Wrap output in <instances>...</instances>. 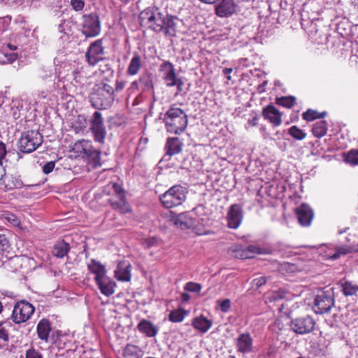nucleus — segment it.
Returning a JSON list of instances; mask_svg holds the SVG:
<instances>
[{
	"label": "nucleus",
	"instance_id": "nucleus-45",
	"mask_svg": "<svg viewBox=\"0 0 358 358\" xmlns=\"http://www.w3.org/2000/svg\"><path fill=\"white\" fill-rule=\"evenodd\" d=\"M5 219L15 227H20L21 222L17 216L13 213H6L5 215Z\"/></svg>",
	"mask_w": 358,
	"mask_h": 358
},
{
	"label": "nucleus",
	"instance_id": "nucleus-40",
	"mask_svg": "<svg viewBox=\"0 0 358 358\" xmlns=\"http://www.w3.org/2000/svg\"><path fill=\"white\" fill-rule=\"evenodd\" d=\"M288 134L293 138L297 141L303 140L307 136L305 131H303L296 125L292 126L290 128H289Z\"/></svg>",
	"mask_w": 358,
	"mask_h": 358
},
{
	"label": "nucleus",
	"instance_id": "nucleus-3",
	"mask_svg": "<svg viewBox=\"0 0 358 358\" xmlns=\"http://www.w3.org/2000/svg\"><path fill=\"white\" fill-rule=\"evenodd\" d=\"M112 189L113 193L108 200L112 208L122 214L131 213L132 210L127 201L126 192L122 185L113 182Z\"/></svg>",
	"mask_w": 358,
	"mask_h": 358
},
{
	"label": "nucleus",
	"instance_id": "nucleus-4",
	"mask_svg": "<svg viewBox=\"0 0 358 358\" xmlns=\"http://www.w3.org/2000/svg\"><path fill=\"white\" fill-rule=\"evenodd\" d=\"M43 138V136L38 131H24L19 140L18 148L24 153H31L42 144Z\"/></svg>",
	"mask_w": 358,
	"mask_h": 358
},
{
	"label": "nucleus",
	"instance_id": "nucleus-30",
	"mask_svg": "<svg viewBox=\"0 0 358 358\" xmlns=\"http://www.w3.org/2000/svg\"><path fill=\"white\" fill-rule=\"evenodd\" d=\"M143 352L141 349L135 345L127 344L122 350L123 358H142Z\"/></svg>",
	"mask_w": 358,
	"mask_h": 358
},
{
	"label": "nucleus",
	"instance_id": "nucleus-52",
	"mask_svg": "<svg viewBox=\"0 0 358 358\" xmlns=\"http://www.w3.org/2000/svg\"><path fill=\"white\" fill-rule=\"evenodd\" d=\"M7 154L6 146L5 143L0 141V166L3 165V159Z\"/></svg>",
	"mask_w": 358,
	"mask_h": 358
},
{
	"label": "nucleus",
	"instance_id": "nucleus-36",
	"mask_svg": "<svg viewBox=\"0 0 358 358\" xmlns=\"http://www.w3.org/2000/svg\"><path fill=\"white\" fill-rule=\"evenodd\" d=\"M173 224L180 228L181 229H185L190 227L191 222L188 220L187 215L181 213L172 219Z\"/></svg>",
	"mask_w": 358,
	"mask_h": 358
},
{
	"label": "nucleus",
	"instance_id": "nucleus-53",
	"mask_svg": "<svg viewBox=\"0 0 358 358\" xmlns=\"http://www.w3.org/2000/svg\"><path fill=\"white\" fill-rule=\"evenodd\" d=\"M8 330L0 323V339L6 342L8 341Z\"/></svg>",
	"mask_w": 358,
	"mask_h": 358
},
{
	"label": "nucleus",
	"instance_id": "nucleus-37",
	"mask_svg": "<svg viewBox=\"0 0 358 358\" xmlns=\"http://www.w3.org/2000/svg\"><path fill=\"white\" fill-rule=\"evenodd\" d=\"M326 115V111L320 113L313 109H308L302 113V118L307 122H312L316 119L324 118Z\"/></svg>",
	"mask_w": 358,
	"mask_h": 358
},
{
	"label": "nucleus",
	"instance_id": "nucleus-13",
	"mask_svg": "<svg viewBox=\"0 0 358 358\" xmlns=\"http://www.w3.org/2000/svg\"><path fill=\"white\" fill-rule=\"evenodd\" d=\"M162 13L157 8H147L139 14V20L142 26H147L155 31V25L158 24L157 18Z\"/></svg>",
	"mask_w": 358,
	"mask_h": 358
},
{
	"label": "nucleus",
	"instance_id": "nucleus-42",
	"mask_svg": "<svg viewBox=\"0 0 358 358\" xmlns=\"http://www.w3.org/2000/svg\"><path fill=\"white\" fill-rule=\"evenodd\" d=\"M344 161L352 166L358 165V150H350L344 154Z\"/></svg>",
	"mask_w": 358,
	"mask_h": 358
},
{
	"label": "nucleus",
	"instance_id": "nucleus-38",
	"mask_svg": "<svg viewBox=\"0 0 358 358\" xmlns=\"http://www.w3.org/2000/svg\"><path fill=\"white\" fill-rule=\"evenodd\" d=\"M134 85H136L137 87H140L141 88H146L148 90H149L150 88H152V80L150 75L148 73L143 74L140 77L138 83H132V86Z\"/></svg>",
	"mask_w": 358,
	"mask_h": 358
},
{
	"label": "nucleus",
	"instance_id": "nucleus-6",
	"mask_svg": "<svg viewBox=\"0 0 358 358\" xmlns=\"http://www.w3.org/2000/svg\"><path fill=\"white\" fill-rule=\"evenodd\" d=\"M185 198L184 188L180 185H174L164 193L159 199L165 208H171L181 205Z\"/></svg>",
	"mask_w": 358,
	"mask_h": 358
},
{
	"label": "nucleus",
	"instance_id": "nucleus-21",
	"mask_svg": "<svg viewBox=\"0 0 358 358\" xmlns=\"http://www.w3.org/2000/svg\"><path fill=\"white\" fill-rule=\"evenodd\" d=\"M131 264L126 260L121 261L115 271V277L119 281L129 282L131 278Z\"/></svg>",
	"mask_w": 358,
	"mask_h": 358
},
{
	"label": "nucleus",
	"instance_id": "nucleus-48",
	"mask_svg": "<svg viewBox=\"0 0 358 358\" xmlns=\"http://www.w3.org/2000/svg\"><path fill=\"white\" fill-rule=\"evenodd\" d=\"M10 246L9 241L4 234H0V250L6 251Z\"/></svg>",
	"mask_w": 358,
	"mask_h": 358
},
{
	"label": "nucleus",
	"instance_id": "nucleus-16",
	"mask_svg": "<svg viewBox=\"0 0 358 358\" xmlns=\"http://www.w3.org/2000/svg\"><path fill=\"white\" fill-rule=\"evenodd\" d=\"M75 148L78 152L84 154L92 159L95 165H101L99 163L101 152L94 149L90 141L86 140L78 141L75 143Z\"/></svg>",
	"mask_w": 358,
	"mask_h": 358
},
{
	"label": "nucleus",
	"instance_id": "nucleus-34",
	"mask_svg": "<svg viewBox=\"0 0 358 358\" xmlns=\"http://www.w3.org/2000/svg\"><path fill=\"white\" fill-rule=\"evenodd\" d=\"M187 314L188 311L185 308H178L170 312L169 315V320L173 323L181 322L183 321Z\"/></svg>",
	"mask_w": 358,
	"mask_h": 358
},
{
	"label": "nucleus",
	"instance_id": "nucleus-46",
	"mask_svg": "<svg viewBox=\"0 0 358 358\" xmlns=\"http://www.w3.org/2000/svg\"><path fill=\"white\" fill-rule=\"evenodd\" d=\"M70 5L73 10L76 12H79L83 10L85 6V2L84 0H71Z\"/></svg>",
	"mask_w": 358,
	"mask_h": 358
},
{
	"label": "nucleus",
	"instance_id": "nucleus-35",
	"mask_svg": "<svg viewBox=\"0 0 358 358\" xmlns=\"http://www.w3.org/2000/svg\"><path fill=\"white\" fill-rule=\"evenodd\" d=\"M341 292L345 296L357 295L358 285L352 282L346 280L341 282Z\"/></svg>",
	"mask_w": 358,
	"mask_h": 358
},
{
	"label": "nucleus",
	"instance_id": "nucleus-63",
	"mask_svg": "<svg viewBox=\"0 0 358 358\" xmlns=\"http://www.w3.org/2000/svg\"><path fill=\"white\" fill-rule=\"evenodd\" d=\"M8 47L10 50H15L17 49V46L14 45H12L10 43H8Z\"/></svg>",
	"mask_w": 358,
	"mask_h": 358
},
{
	"label": "nucleus",
	"instance_id": "nucleus-2",
	"mask_svg": "<svg viewBox=\"0 0 358 358\" xmlns=\"http://www.w3.org/2000/svg\"><path fill=\"white\" fill-rule=\"evenodd\" d=\"M158 24L155 25V32H163L166 37H175L183 25L182 20L177 16L163 13L157 19Z\"/></svg>",
	"mask_w": 358,
	"mask_h": 358
},
{
	"label": "nucleus",
	"instance_id": "nucleus-61",
	"mask_svg": "<svg viewBox=\"0 0 358 358\" xmlns=\"http://www.w3.org/2000/svg\"><path fill=\"white\" fill-rule=\"evenodd\" d=\"M200 1L205 3H209L212 4L215 3L217 0H199Z\"/></svg>",
	"mask_w": 358,
	"mask_h": 358
},
{
	"label": "nucleus",
	"instance_id": "nucleus-54",
	"mask_svg": "<svg viewBox=\"0 0 358 358\" xmlns=\"http://www.w3.org/2000/svg\"><path fill=\"white\" fill-rule=\"evenodd\" d=\"M68 21L66 20H62L60 24L58 25V31L63 34H66V27L67 26Z\"/></svg>",
	"mask_w": 358,
	"mask_h": 358
},
{
	"label": "nucleus",
	"instance_id": "nucleus-12",
	"mask_svg": "<svg viewBox=\"0 0 358 358\" xmlns=\"http://www.w3.org/2000/svg\"><path fill=\"white\" fill-rule=\"evenodd\" d=\"M334 306V299L331 293L323 292L316 296L314 301V310L316 314L329 312Z\"/></svg>",
	"mask_w": 358,
	"mask_h": 358
},
{
	"label": "nucleus",
	"instance_id": "nucleus-58",
	"mask_svg": "<svg viewBox=\"0 0 358 358\" xmlns=\"http://www.w3.org/2000/svg\"><path fill=\"white\" fill-rule=\"evenodd\" d=\"M6 173L5 169L3 168L2 165L0 166V186L3 185V179L4 176H6Z\"/></svg>",
	"mask_w": 358,
	"mask_h": 358
},
{
	"label": "nucleus",
	"instance_id": "nucleus-47",
	"mask_svg": "<svg viewBox=\"0 0 358 358\" xmlns=\"http://www.w3.org/2000/svg\"><path fill=\"white\" fill-rule=\"evenodd\" d=\"M217 303L218 304L220 310L223 313H227L231 308V301L229 299H226L224 300H218L217 301Z\"/></svg>",
	"mask_w": 358,
	"mask_h": 358
},
{
	"label": "nucleus",
	"instance_id": "nucleus-44",
	"mask_svg": "<svg viewBox=\"0 0 358 358\" xmlns=\"http://www.w3.org/2000/svg\"><path fill=\"white\" fill-rule=\"evenodd\" d=\"M201 285L199 283L194 282H188L185 284L184 289L185 290L190 292L199 293L201 290Z\"/></svg>",
	"mask_w": 358,
	"mask_h": 358
},
{
	"label": "nucleus",
	"instance_id": "nucleus-31",
	"mask_svg": "<svg viewBox=\"0 0 358 358\" xmlns=\"http://www.w3.org/2000/svg\"><path fill=\"white\" fill-rule=\"evenodd\" d=\"M70 245L64 240L58 241L52 248V255L57 258H63L70 250Z\"/></svg>",
	"mask_w": 358,
	"mask_h": 358
},
{
	"label": "nucleus",
	"instance_id": "nucleus-26",
	"mask_svg": "<svg viewBox=\"0 0 358 358\" xmlns=\"http://www.w3.org/2000/svg\"><path fill=\"white\" fill-rule=\"evenodd\" d=\"M87 268L90 273L94 275L95 282L106 275V269L99 261L91 259L87 264Z\"/></svg>",
	"mask_w": 358,
	"mask_h": 358
},
{
	"label": "nucleus",
	"instance_id": "nucleus-24",
	"mask_svg": "<svg viewBox=\"0 0 358 358\" xmlns=\"http://www.w3.org/2000/svg\"><path fill=\"white\" fill-rule=\"evenodd\" d=\"M101 294L110 296L115 293L116 283L107 275L95 282Z\"/></svg>",
	"mask_w": 358,
	"mask_h": 358
},
{
	"label": "nucleus",
	"instance_id": "nucleus-55",
	"mask_svg": "<svg viewBox=\"0 0 358 358\" xmlns=\"http://www.w3.org/2000/svg\"><path fill=\"white\" fill-rule=\"evenodd\" d=\"M259 117L257 115H254L252 118L248 119V127H253L257 124Z\"/></svg>",
	"mask_w": 358,
	"mask_h": 358
},
{
	"label": "nucleus",
	"instance_id": "nucleus-5",
	"mask_svg": "<svg viewBox=\"0 0 358 358\" xmlns=\"http://www.w3.org/2000/svg\"><path fill=\"white\" fill-rule=\"evenodd\" d=\"M80 30L85 38L97 36L101 32V21L99 15L94 12L83 15Z\"/></svg>",
	"mask_w": 358,
	"mask_h": 358
},
{
	"label": "nucleus",
	"instance_id": "nucleus-62",
	"mask_svg": "<svg viewBox=\"0 0 358 358\" xmlns=\"http://www.w3.org/2000/svg\"><path fill=\"white\" fill-rule=\"evenodd\" d=\"M327 39H328V35H327V34H325V35H324V38H321V39L318 41V43H325V42H327Z\"/></svg>",
	"mask_w": 358,
	"mask_h": 358
},
{
	"label": "nucleus",
	"instance_id": "nucleus-1",
	"mask_svg": "<svg viewBox=\"0 0 358 358\" xmlns=\"http://www.w3.org/2000/svg\"><path fill=\"white\" fill-rule=\"evenodd\" d=\"M164 122L168 133L180 135L187 127L188 117L182 109L172 107L164 114Z\"/></svg>",
	"mask_w": 358,
	"mask_h": 358
},
{
	"label": "nucleus",
	"instance_id": "nucleus-7",
	"mask_svg": "<svg viewBox=\"0 0 358 358\" xmlns=\"http://www.w3.org/2000/svg\"><path fill=\"white\" fill-rule=\"evenodd\" d=\"M35 312L34 306L26 300L15 303L11 314V320L15 324L27 322Z\"/></svg>",
	"mask_w": 358,
	"mask_h": 358
},
{
	"label": "nucleus",
	"instance_id": "nucleus-56",
	"mask_svg": "<svg viewBox=\"0 0 358 358\" xmlns=\"http://www.w3.org/2000/svg\"><path fill=\"white\" fill-rule=\"evenodd\" d=\"M5 56L7 58L8 63H13L17 58V55L16 53L6 54Z\"/></svg>",
	"mask_w": 358,
	"mask_h": 358
},
{
	"label": "nucleus",
	"instance_id": "nucleus-32",
	"mask_svg": "<svg viewBox=\"0 0 358 358\" xmlns=\"http://www.w3.org/2000/svg\"><path fill=\"white\" fill-rule=\"evenodd\" d=\"M328 129V124L326 120H320L315 122L312 128L313 135L318 138L324 136Z\"/></svg>",
	"mask_w": 358,
	"mask_h": 358
},
{
	"label": "nucleus",
	"instance_id": "nucleus-41",
	"mask_svg": "<svg viewBox=\"0 0 358 358\" xmlns=\"http://www.w3.org/2000/svg\"><path fill=\"white\" fill-rule=\"evenodd\" d=\"M356 251H357V250L355 249L353 247L348 246V245L338 247L336 248L335 253H334L330 257V259L334 260V259L339 258L341 257V255H347V254L352 253V252H354Z\"/></svg>",
	"mask_w": 358,
	"mask_h": 358
},
{
	"label": "nucleus",
	"instance_id": "nucleus-49",
	"mask_svg": "<svg viewBox=\"0 0 358 358\" xmlns=\"http://www.w3.org/2000/svg\"><path fill=\"white\" fill-rule=\"evenodd\" d=\"M41 352L31 348L29 349L26 352V358H42Z\"/></svg>",
	"mask_w": 358,
	"mask_h": 358
},
{
	"label": "nucleus",
	"instance_id": "nucleus-57",
	"mask_svg": "<svg viewBox=\"0 0 358 358\" xmlns=\"http://www.w3.org/2000/svg\"><path fill=\"white\" fill-rule=\"evenodd\" d=\"M233 71L232 68H224L222 70L223 75L226 77L227 80H231L230 73Z\"/></svg>",
	"mask_w": 358,
	"mask_h": 358
},
{
	"label": "nucleus",
	"instance_id": "nucleus-9",
	"mask_svg": "<svg viewBox=\"0 0 358 358\" xmlns=\"http://www.w3.org/2000/svg\"><path fill=\"white\" fill-rule=\"evenodd\" d=\"M114 91H93L90 99L93 107L103 110L109 108L114 101Z\"/></svg>",
	"mask_w": 358,
	"mask_h": 358
},
{
	"label": "nucleus",
	"instance_id": "nucleus-25",
	"mask_svg": "<svg viewBox=\"0 0 358 358\" xmlns=\"http://www.w3.org/2000/svg\"><path fill=\"white\" fill-rule=\"evenodd\" d=\"M52 331L51 322L48 319H41L36 327V332L38 337L45 342H48L49 340L50 334Z\"/></svg>",
	"mask_w": 358,
	"mask_h": 358
},
{
	"label": "nucleus",
	"instance_id": "nucleus-23",
	"mask_svg": "<svg viewBox=\"0 0 358 358\" xmlns=\"http://www.w3.org/2000/svg\"><path fill=\"white\" fill-rule=\"evenodd\" d=\"M192 326L201 334L207 333L213 326V320L208 319L203 315H200L192 320Z\"/></svg>",
	"mask_w": 358,
	"mask_h": 358
},
{
	"label": "nucleus",
	"instance_id": "nucleus-17",
	"mask_svg": "<svg viewBox=\"0 0 358 358\" xmlns=\"http://www.w3.org/2000/svg\"><path fill=\"white\" fill-rule=\"evenodd\" d=\"M299 223L302 227H308L310 225L314 217L313 209L307 203H302L295 209Z\"/></svg>",
	"mask_w": 358,
	"mask_h": 358
},
{
	"label": "nucleus",
	"instance_id": "nucleus-43",
	"mask_svg": "<svg viewBox=\"0 0 358 358\" xmlns=\"http://www.w3.org/2000/svg\"><path fill=\"white\" fill-rule=\"evenodd\" d=\"M72 125L77 133L82 131L87 127V120L83 115H78L72 122Z\"/></svg>",
	"mask_w": 358,
	"mask_h": 358
},
{
	"label": "nucleus",
	"instance_id": "nucleus-33",
	"mask_svg": "<svg viewBox=\"0 0 358 358\" xmlns=\"http://www.w3.org/2000/svg\"><path fill=\"white\" fill-rule=\"evenodd\" d=\"M141 57L137 53L134 52L132 59L130 61L129 66L127 68V73L131 76H134L138 73L139 69L141 68Z\"/></svg>",
	"mask_w": 358,
	"mask_h": 358
},
{
	"label": "nucleus",
	"instance_id": "nucleus-50",
	"mask_svg": "<svg viewBox=\"0 0 358 358\" xmlns=\"http://www.w3.org/2000/svg\"><path fill=\"white\" fill-rule=\"evenodd\" d=\"M267 279L265 276L256 278L252 280V284L257 288H259L266 283Z\"/></svg>",
	"mask_w": 358,
	"mask_h": 358
},
{
	"label": "nucleus",
	"instance_id": "nucleus-39",
	"mask_svg": "<svg viewBox=\"0 0 358 358\" xmlns=\"http://www.w3.org/2000/svg\"><path fill=\"white\" fill-rule=\"evenodd\" d=\"M275 103L279 106L291 108L296 103V98L294 96L277 97Z\"/></svg>",
	"mask_w": 358,
	"mask_h": 358
},
{
	"label": "nucleus",
	"instance_id": "nucleus-51",
	"mask_svg": "<svg viewBox=\"0 0 358 358\" xmlns=\"http://www.w3.org/2000/svg\"><path fill=\"white\" fill-rule=\"evenodd\" d=\"M55 166V162L53 161L47 162L43 167V171L45 174L51 173Z\"/></svg>",
	"mask_w": 358,
	"mask_h": 358
},
{
	"label": "nucleus",
	"instance_id": "nucleus-64",
	"mask_svg": "<svg viewBox=\"0 0 358 358\" xmlns=\"http://www.w3.org/2000/svg\"><path fill=\"white\" fill-rule=\"evenodd\" d=\"M352 3L355 8L358 11V0H353Z\"/></svg>",
	"mask_w": 358,
	"mask_h": 358
},
{
	"label": "nucleus",
	"instance_id": "nucleus-22",
	"mask_svg": "<svg viewBox=\"0 0 358 358\" xmlns=\"http://www.w3.org/2000/svg\"><path fill=\"white\" fill-rule=\"evenodd\" d=\"M182 141L178 137H169L166 139L164 150L166 155L173 156L180 154L182 151Z\"/></svg>",
	"mask_w": 358,
	"mask_h": 358
},
{
	"label": "nucleus",
	"instance_id": "nucleus-8",
	"mask_svg": "<svg viewBox=\"0 0 358 358\" xmlns=\"http://www.w3.org/2000/svg\"><path fill=\"white\" fill-rule=\"evenodd\" d=\"M315 324L313 317L306 315L292 320L290 328L296 334L303 335L311 333L315 329Z\"/></svg>",
	"mask_w": 358,
	"mask_h": 358
},
{
	"label": "nucleus",
	"instance_id": "nucleus-20",
	"mask_svg": "<svg viewBox=\"0 0 358 358\" xmlns=\"http://www.w3.org/2000/svg\"><path fill=\"white\" fill-rule=\"evenodd\" d=\"M236 8L234 0H221L215 6V13L219 17H227L235 13Z\"/></svg>",
	"mask_w": 358,
	"mask_h": 358
},
{
	"label": "nucleus",
	"instance_id": "nucleus-10",
	"mask_svg": "<svg viewBox=\"0 0 358 358\" xmlns=\"http://www.w3.org/2000/svg\"><path fill=\"white\" fill-rule=\"evenodd\" d=\"M159 71L163 73V78L169 87L176 86L178 90H180L183 85V81L181 78L176 76L174 66L170 62H164L160 66Z\"/></svg>",
	"mask_w": 358,
	"mask_h": 358
},
{
	"label": "nucleus",
	"instance_id": "nucleus-14",
	"mask_svg": "<svg viewBox=\"0 0 358 358\" xmlns=\"http://www.w3.org/2000/svg\"><path fill=\"white\" fill-rule=\"evenodd\" d=\"M226 219L229 228L238 229L243 220L242 206L236 203L231 205L227 211Z\"/></svg>",
	"mask_w": 358,
	"mask_h": 358
},
{
	"label": "nucleus",
	"instance_id": "nucleus-27",
	"mask_svg": "<svg viewBox=\"0 0 358 358\" xmlns=\"http://www.w3.org/2000/svg\"><path fill=\"white\" fill-rule=\"evenodd\" d=\"M263 253L260 248L249 245L245 248L235 250V257L241 259L254 258L256 254Z\"/></svg>",
	"mask_w": 358,
	"mask_h": 358
},
{
	"label": "nucleus",
	"instance_id": "nucleus-29",
	"mask_svg": "<svg viewBox=\"0 0 358 358\" xmlns=\"http://www.w3.org/2000/svg\"><path fill=\"white\" fill-rule=\"evenodd\" d=\"M5 189L12 190L20 189L23 186L22 180L13 175H6L3 179V185Z\"/></svg>",
	"mask_w": 358,
	"mask_h": 358
},
{
	"label": "nucleus",
	"instance_id": "nucleus-59",
	"mask_svg": "<svg viewBox=\"0 0 358 358\" xmlns=\"http://www.w3.org/2000/svg\"><path fill=\"white\" fill-rule=\"evenodd\" d=\"M190 296L189 294L186 292H183L181 294V300L183 303H187L189 301Z\"/></svg>",
	"mask_w": 358,
	"mask_h": 358
},
{
	"label": "nucleus",
	"instance_id": "nucleus-11",
	"mask_svg": "<svg viewBox=\"0 0 358 358\" xmlns=\"http://www.w3.org/2000/svg\"><path fill=\"white\" fill-rule=\"evenodd\" d=\"M90 130L95 141L100 143L104 142L106 131L103 125L102 115L99 111H95L90 120Z\"/></svg>",
	"mask_w": 358,
	"mask_h": 358
},
{
	"label": "nucleus",
	"instance_id": "nucleus-19",
	"mask_svg": "<svg viewBox=\"0 0 358 358\" xmlns=\"http://www.w3.org/2000/svg\"><path fill=\"white\" fill-rule=\"evenodd\" d=\"M262 115L273 127H279L282 124V113L273 105H268L264 108Z\"/></svg>",
	"mask_w": 358,
	"mask_h": 358
},
{
	"label": "nucleus",
	"instance_id": "nucleus-60",
	"mask_svg": "<svg viewBox=\"0 0 358 358\" xmlns=\"http://www.w3.org/2000/svg\"><path fill=\"white\" fill-rule=\"evenodd\" d=\"M282 268L286 269L293 270L294 267H295L294 264H291L289 263H284L282 265Z\"/></svg>",
	"mask_w": 358,
	"mask_h": 358
},
{
	"label": "nucleus",
	"instance_id": "nucleus-18",
	"mask_svg": "<svg viewBox=\"0 0 358 358\" xmlns=\"http://www.w3.org/2000/svg\"><path fill=\"white\" fill-rule=\"evenodd\" d=\"M238 352L248 354L252 351L253 339L249 333L241 334L235 341Z\"/></svg>",
	"mask_w": 358,
	"mask_h": 358
},
{
	"label": "nucleus",
	"instance_id": "nucleus-15",
	"mask_svg": "<svg viewBox=\"0 0 358 358\" xmlns=\"http://www.w3.org/2000/svg\"><path fill=\"white\" fill-rule=\"evenodd\" d=\"M103 40L99 39L92 42L89 46L85 57L91 66L96 65L99 61L103 59L102 55L103 54V48L102 46Z\"/></svg>",
	"mask_w": 358,
	"mask_h": 358
},
{
	"label": "nucleus",
	"instance_id": "nucleus-28",
	"mask_svg": "<svg viewBox=\"0 0 358 358\" xmlns=\"http://www.w3.org/2000/svg\"><path fill=\"white\" fill-rule=\"evenodd\" d=\"M138 330L148 337H155L158 333V328L150 321L143 319L137 326Z\"/></svg>",
	"mask_w": 358,
	"mask_h": 358
}]
</instances>
